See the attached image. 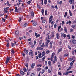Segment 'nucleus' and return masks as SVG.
<instances>
[{
	"mask_svg": "<svg viewBox=\"0 0 76 76\" xmlns=\"http://www.w3.org/2000/svg\"><path fill=\"white\" fill-rule=\"evenodd\" d=\"M30 52H29V55L30 56H34V53H33V51L31 49Z\"/></svg>",
	"mask_w": 76,
	"mask_h": 76,
	"instance_id": "1",
	"label": "nucleus"
},
{
	"mask_svg": "<svg viewBox=\"0 0 76 76\" xmlns=\"http://www.w3.org/2000/svg\"><path fill=\"white\" fill-rule=\"evenodd\" d=\"M10 57H7L6 59V60L5 62L6 64H7L8 63H9V61H10Z\"/></svg>",
	"mask_w": 76,
	"mask_h": 76,
	"instance_id": "2",
	"label": "nucleus"
},
{
	"mask_svg": "<svg viewBox=\"0 0 76 76\" xmlns=\"http://www.w3.org/2000/svg\"><path fill=\"white\" fill-rule=\"evenodd\" d=\"M49 39H50V35H48L47 37H46V40L47 41L48 43L50 42V40Z\"/></svg>",
	"mask_w": 76,
	"mask_h": 76,
	"instance_id": "3",
	"label": "nucleus"
},
{
	"mask_svg": "<svg viewBox=\"0 0 76 76\" xmlns=\"http://www.w3.org/2000/svg\"><path fill=\"white\" fill-rule=\"evenodd\" d=\"M57 61V57H56V56H55L54 57V61H53V64H54V63H55V61L56 62Z\"/></svg>",
	"mask_w": 76,
	"mask_h": 76,
	"instance_id": "4",
	"label": "nucleus"
},
{
	"mask_svg": "<svg viewBox=\"0 0 76 76\" xmlns=\"http://www.w3.org/2000/svg\"><path fill=\"white\" fill-rule=\"evenodd\" d=\"M69 2L70 3V4H74V0H69Z\"/></svg>",
	"mask_w": 76,
	"mask_h": 76,
	"instance_id": "5",
	"label": "nucleus"
},
{
	"mask_svg": "<svg viewBox=\"0 0 76 76\" xmlns=\"http://www.w3.org/2000/svg\"><path fill=\"white\" fill-rule=\"evenodd\" d=\"M35 35L36 36V38H38V37H40V35L36 33H35Z\"/></svg>",
	"mask_w": 76,
	"mask_h": 76,
	"instance_id": "6",
	"label": "nucleus"
},
{
	"mask_svg": "<svg viewBox=\"0 0 76 76\" xmlns=\"http://www.w3.org/2000/svg\"><path fill=\"white\" fill-rule=\"evenodd\" d=\"M56 38L57 39H59V38H60V35H59V34H58V33H56Z\"/></svg>",
	"mask_w": 76,
	"mask_h": 76,
	"instance_id": "7",
	"label": "nucleus"
},
{
	"mask_svg": "<svg viewBox=\"0 0 76 76\" xmlns=\"http://www.w3.org/2000/svg\"><path fill=\"white\" fill-rule=\"evenodd\" d=\"M72 42L74 44H76V40L74 39L72 40Z\"/></svg>",
	"mask_w": 76,
	"mask_h": 76,
	"instance_id": "8",
	"label": "nucleus"
},
{
	"mask_svg": "<svg viewBox=\"0 0 76 76\" xmlns=\"http://www.w3.org/2000/svg\"><path fill=\"white\" fill-rule=\"evenodd\" d=\"M35 64L32 63V65H31L32 68H34V67H35Z\"/></svg>",
	"mask_w": 76,
	"mask_h": 76,
	"instance_id": "9",
	"label": "nucleus"
},
{
	"mask_svg": "<svg viewBox=\"0 0 76 76\" xmlns=\"http://www.w3.org/2000/svg\"><path fill=\"white\" fill-rule=\"evenodd\" d=\"M15 12H18V10H19V9H18L17 8V7H15Z\"/></svg>",
	"mask_w": 76,
	"mask_h": 76,
	"instance_id": "10",
	"label": "nucleus"
},
{
	"mask_svg": "<svg viewBox=\"0 0 76 76\" xmlns=\"http://www.w3.org/2000/svg\"><path fill=\"white\" fill-rule=\"evenodd\" d=\"M71 23H72V22H71V21L69 20V21L67 22L66 23V24H69H69H71Z\"/></svg>",
	"mask_w": 76,
	"mask_h": 76,
	"instance_id": "11",
	"label": "nucleus"
},
{
	"mask_svg": "<svg viewBox=\"0 0 76 76\" xmlns=\"http://www.w3.org/2000/svg\"><path fill=\"white\" fill-rule=\"evenodd\" d=\"M62 51V48H60V49H59L58 50V53H59L60 51Z\"/></svg>",
	"mask_w": 76,
	"mask_h": 76,
	"instance_id": "12",
	"label": "nucleus"
},
{
	"mask_svg": "<svg viewBox=\"0 0 76 76\" xmlns=\"http://www.w3.org/2000/svg\"><path fill=\"white\" fill-rule=\"evenodd\" d=\"M33 25L34 26H36L37 25V22H34L33 23Z\"/></svg>",
	"mask_w": 76,
	"mask_h": 76,
	"instance_id": "13",
	"label": "nucleus"
},
{
	"mask_svg": "<svg viewBox=\"0 0 76 76\" xmlns=\"http://www.w3.org/2000/svg\"><path fill=\"white\" fill-rule=\"evenodd\" d=\"M11 53H11V54H12V53L13 54H15V51H14V50H13V49H11Z\"/></svg>",
	"mask_w": 76,
	"mask_h": 76,
	"instance_id": "14",
	"label": "nucleus"
},
{
	"mask_svg": "<svg viewBox=\"0 0 76 76\" xmlns=\"http://www.w3.org/2000/svg\"><path fill=\"white\" fill-rule=\"evenodd\" d=\"M15 33V34H16V35H18V34H19V31H16Z\"/></svg>",
	"mask_w": 76,
	"mask_h": 76,
	"instance_id": "15",
	"label": "nucleus"
},
{
	"mask_svg": "<svg viewBox=\"0 0 76 76\" xmlns=\"http://www.w3.org/2000/svg\"><path fill=\"white\" fill-rule=\"evenodd\" d=\"M48 64H49V65L50 66H51V61H49Z\"/></svg>",
	"mask_w": 76,
	"mask_h": 76,
	"instance_id": "16",
	"label": "nucleus"
},
{
	"mask_svg": "<svg viewBox=\"0 0 76 76\" xmlns=\"http://www.w3.org/2000/svg\"><path fill=\"white\" fill-rule=\"evenodd\" d=\"M45 55V51L42 52V57H43V56H44Z\"/></svg>",
	"mask_w": 76,
	"mask_h": 76,
	"instance_id": "17",
	"label": "nucleus"
},
{
	"mask_svg": "<svg viewBox=\"0 0 76 76\" xmlns=\"http://www.w3.org/2000/svg\"><path fill=\"white\" fill-rule=\"evenodd\" d=\"M64 30L65 31V32H67V28H66L64 27Z\"/></svg>",
	"mask_w": 76,
	"mask_h": 76,
	"instance_id": "18",
	"label": "nucleus"
},
{
	"mask_svg": "<svg viewBox=\"0 0 76 76\" xmlns=\"http://www.w3.org/2000/svg\"><path fill=\"white\" fill-rule=\"evenodd\" d=\"M20 73L21 75H25V73H24V72L23 71H20Z\"/></svg>",
	"mask_w": 76,
	"mask_h": 76,
	"instance_id": "19",
	"label": "nucleus"
},
{
	"mask_svg": "<svg viewBox=\"0 0 76 76\" xmlns=\"http://www.w3.org/2000/svg\"><path fill=\"white\" fill-rule=\"evenodd\" d=\"M23 26L24 27H26L28 26V24L26 23H25L23 25Z\"/></svg>",
	"mask_w": 76,
	"mask_h": 76,
	"instance_id": "20",
	"label": "nucleus"
},
{
	"mask_svg": "<svg viewBox=\"0 0 76 76\" xmlns=\"http://www.w3.org/2000/svg\"><path fill=\"white\" fill-rule=\"evenodd\" d=\"M47 0H44V3L45 4H47Z\"/></svg>",
	"mask_w": 76,
	"mask_h": 76,
	"instance_id": "21",
	"label": "nucleus"
},
{
	"mask_svg": "<svg viewBox=\"0 0 76 76\" xmlns=\"http://www.w3.org/2000/svg\"><path fill=\"white\" fill-rule=\"evenodd\" d=\"M42 10L41 11V12L42 15H43L44 14V9H42Z\"/></svg>",
	"mask_w": 76,
	"mask_h": 76,
	"instance_id": "22",
	"label": "nucleus"
},
{
	"mask_svg": "<svg viewBox=\"0 0 76 76\" xmlns=\"http://www.w3.org/2000/svg\"><path fill=\"white\" fill-rule=\"evenodd\" d=\"M48 73H51V71L50 70V69H48Z\"/></svg>",
	"mask_w": 76,
	"mask_h": 76,
	"instance_id": "23",
	"label": "nucleus"
},
{
	"mask_svg": "<svg viewBox=\"0 0 76 76\" xmlns=\"http://www.w3.org/2000/svg\"><path fill=\"white\" fill-rule=\"evenodd\" d=\"M9 8V7H7L4 9V11H6V10H7Z\"/></svg>",
	"mask_w": 76,
	"mask_h": 76,
	"instance_id": "24",
	"label": "nucleus"
},
{
	"mask_svg": "<svg viewBox=\"0 0 76 76\" xmlns=\"http://www.w3.org/2000/svg\"><path fill=\"white\" fill-rule=\"evenodd\" d=\"M60 58L61 62H62V61H63V60H62V58L61 57V56H60Z\"/></svg>",
	"mask_w": 76,
	"mask_h": 76,
	"instance_id": "25",
	"label": "nucleus"
},
{
	"mask_svg": "<svg viewBox=\"0 0 76 76\" xmlns=\"http://www.w3.org/2000/svg\"><path fill=\"white\" fill-rule=\"evenodd\" d=\"M45 15H47V10H45Z\"/></svg>",
	"mask_w": 76,
	"mask_h": 76,
	"instance_id": "26",
	"label": "nucleus"
},
{
	"mask_svg": "<svg viewBox=\"0 0 76 76\" xmlns=\"http://www.w3.org/2000/svg\"><path fill=\"white\" fill-rule=\"evenodd\" d=\"M71 69H72V66L69 67V68L67 69V71H69V70H70Z\"/></svg>",
	"mask_w": 76,
	"mask_h": 76,
	"instance_id": "27",
	"label": "nucleus"
},
{
	"mask_svg": "<svg viewBox=\"0 0 76 76\" xmlns=\"http://www.w3.org/2000/svg\"><path fill=\"white\" fill-rule=\"evenodd\" d=\"M69 56V55H68V54H65L64 55V57H68Z\"/></svg>",
	"mask_w": 76,
	"mask_h": 76,
	"instance_id": "28",
	"label": "nucleus"
},
{
	"mask_svg": "<svg viewBox=\"0 0 76 76\" xmlns=\"http://www.w3.org/2000/svg\"><path fill=\"white\" fill-rule=\"evenodd\" d=\"M25 66H26V67L28 68V63H27V64H26V65H25Z\"/></svg>",
	"mask_w": 76,
	"mask_h": 76,
	"instance_id": "29",
	"label": "nucleus"
},
{
	"mask_svg": "<svg viewBox=\"0 0 76 76\" xmlns=\"http://www.w3.org/2000/svg\"><path fill=\"white\" fill-rule=\"evenodd\" d=\"M45 56H44L42 58V61H44V59H45Z\"/></svg>",
	"mask_w": 76,
	"mask_h": 76,
	"instance_id": "30",
	"label": "nucleus"
},
{
	"mask_svg": "<svg viewBox=\"0 0 76 76\" xmlns=\"http://www.w3.org/2000/svg\"><path fill=\"white\" fill-rule=\"evenodd\" d=\"M31 15L32 16H34V12H32L31 13Z\"/></svg>",
	"mask_w": 76,
	"mask_h": 76,
	"instance_id": "31",
	"label": "nucleus"
},
{
	"mask_svg": "<svg viewBox=\"0 0 76 76\" xmlns=\"http://www.w3.org/2000/svg\"><path fill=\"white\" fill-rule=\"evenodd\" d=\"M67 15V12H66L65 13V15H64V17H66Z\"/></svg>",
	"mask_w": 76,
	"mask_h": 76,
	"instance_id": "32",
	"label": "nucleus"
},
{
	"mask_svg": "<svg viewBox=\"0 0 76 76\" xmlns=\"http://www.w3.org/2000/svg\"><path fill=\"white\" fill-rule=\"evenodd\" d=\"M51 36L52 37H54V33H52L51 34Z\"/></svg>",
	"mask_w": 76,
	"mask_h": 76,
	"instance_id": "33",
	"label": "nucleus"
},
{
	"mask_svg": "<svg viewBox=\"0 0 76 76\" xmlns=\"http://www.w3.org/2000/svg\"><path fill=\"white\" fill-rule=\"evenodd\" d=\"M65 75H67L69 74V72H66L65 73H63V74Z\"/></svg>",
	"mask_w": 76,
	"mask_h": 76,
	"instance_id": "34",
	"label": "nucleus"
},
{
	"mask_svg": "<svg viewBox=\"0 0 76 76\" xmlns=\"http://www.w3.org/2000/svg\"><path fill=\"white\" fill-rule=\"evenodd\" d=\"M9 44H10V43H8L6 46L7 47H7H9Z\"/></svg>",
	"mask_w": 76,
	"mask_h": 76,
	"instance_id": "35",
	"label": "nucleus"
},
{
	"mask_svg": "<svg viewBox=\"0 0 76 76\" xmlns=\"http://www.w3.org/2000/svg\"><path fill=\"white\" fill-rule=\"evenodd\" d=\"M43 48H39V50H42Z\"/></svg>",
	"mask_w": 76,
	"mask_h": 76,
	"instance_id": "36",
	"label": "nucleus"
},
{
	"mask_svg": "<svg viewBox=\"0 0 76 76\" xmlns=\"http://www.w3.org/2000/svg\"><path fill=\"white\" fill-rule=\"evenodd\" d=\"M44 72H45V70H42V72H41L42 74H43V73H44Z\"/></svg>",
	"mask_w": 76,
	"mask_h": 76,
	"instance_id": "37",
	"label": "nucleus"
},
{
	"mask_svg": "<svg viewBox=\"0 0 76 76\" xmlns=\"http://www.w3.org/2000/svg\"><path fill=\"white\" fill-rule=\"evenodd\" d=\"M46 43L45 45L46 47H48V43H47V42H46Z\"/></svg>",
	"mask_w": 76,
	"mask_h": 76,
	"instance_id": "38",
	"label": "nucleus"
},
{
	"mask_svg": "<svg viewBox=\"0 0 76 76\" xmlns=\"http://www.w3.org/2000/svg\"><path fill=\"white\" fill-rule=\"evenodd\" d=\"M19 39H20V41H21V40H22V39H23V38H22V37H20L19 38Z\"/></svg>",
	"mask_w": 76,
	"mask_h": 76,
	"instance_id": "39",
	"label": "nucleus"
},
{
	"mask_svg": "<svg viewBox=\"0 0 76 76\" xmlns=\"http://www.w3.org/2000/svg\"><path fill=\"white\" fill-rule=\"evenodd\" d=\"M31 76H35V74L34 73H32L31 74Z\"/></svg>",
	"mask_w": 76,
	"mask_h": 76,
	"instance_id": "40",
	"label": "nucleus"
},
{
	"mask_svg": "<svg viewBox=\"0 0 76 76\" xmlns=\"http://www.w3.org/2000/svg\"><path fill=\"white\" fill-rule=\"evenodd\" d=\"M52 18H53V16L51 15L50 17V18L49 19V20H51V19H52Z\"/></svg>",
	"mask_w": 76,
	"mask_h": 76,
	"instance_id": "41",
	"label": "nucleus"
},
{
	"mask_svg": "<svg viewBox=\"0 0 76 76\" xmlns=\"http://www.w3.org/2000/svg\"><path fill=\"white\" fill-rule=\"evenodd\" d=\"M73 23H76V20H73Z\"/></svg>",
	"mask_w": 76,
	"mask_h": 76,
	"instance_id": "42",
	"label": "nucleus"
},
{
	"mask_svg": "<svg viewBox=\"0 0 76 76\" xmlns=\"http://www.w3.org/2000/svg\"><path fill=\"white\" fill-rule=\"evenodd\" d=\"M41 66H42V65H41V64L37 65V66L38 67H41Z\"/></svg>",
	"mask_w": 76,
	"mask_h": 76,
	"instance_id": "43",
	"label": "nucleus"
},
{
	"mask_svg": "<svg viewBox=\"0 0 76 76\" xmlns=\"http://www.w3.org/2000/svg\"><path fill=\"white\" fill-rule=\"evenodd\" d=\"M73 31V29L72 28L70 30V32H72Z\"/></svg>",
	"mask_w": 76,
	"mask_h": 76,
	"instance_id": "44",
	"label": "nucleus"
},
{
	"mask_svg": "<svg viewBox=\"0 0 76 76\" xmlns=\"http://www.w3.org/2000/svg\"><path fill=\"white\" fill-rule=\"evenodd\" d=\"M21 20H22V19L20 18H19V20H18V21L19 22H21Z\"/></svg>",
	"mask_w": 76,
	"mask_h": 76,
	"instance_id": "45",
	"label": "nucleus"
},
{
	"mask_svg": "<svg viewBox=\"0 0 76 76\" xmlns=\"http://www.w3.org/2000/svg\"><path fill=\"white\" fill-rule=\"evenodd\" d=\"M42 22L43 23H44L45 22V20H43L42 21Z\"/></svg>",
	"mask_w": 76,
	"mask_h": 76,
	"instance_id": "46",
	"label": "nucleus"
},
{
	"mask_svg": "<svg viewBox=\"0 0 76 76\" xmlns=\"http://www.w3.org/2000/svg\"><path fill=\"white\" fill-rule=\"evenodd\" d=\"M66 35L65 34H64L63 35V37H64V38H66Z\"/></svg>",
	"mask_w": 76,
	"mask_h": 76,
	"instance_id": "47",
	"label": "nucleus"
},
{
	"mask_svg": "<svg viewBox=\"0 0 76 76\" xmlns=\"http://www.w3.org/2000/svg\"><path fill=\"white\" fill-rule=\"evenodd\" d=\"M52 20H53L52 19L51 20H49V23H51V22L52 21Z\"/></svg>",
	"mask_w": 76,
	"mask_h": 76,
	"instance_id": "48",
	"label": "nucleus"
},
{
	"mask_svg": "<svg viewBox=\"0 0 76 76\" xmlns=\"http://www.w3.org/2000/svg\"><path fill=\"white\" fill-rule=\"evenodd\" d=\"M50 52L49 51V50H48L46 51V54H48V53H49Z\"/></svg>",
	"mask_w": 76,
	"mask_h": 76,
	"instance_id": "49",
	"label": "nucleus"
},
{
	"mask_svg": "<svg viewBox=\"0 0 76 76\" xmlns=\"http://www.w3.org/2000/svg\"><path fill=\"white\" fill-rule=\"evenodd\" d=\"M65 23L64 22V21H62V25H64Z\"/></svg>",
	"mask_w": 76,
	"mask_h": 76,
	"instance_id": "50",
	"label": "nucleus"
},
{
	"mask_svg": "<svg viewBox=\"0 0 76 76\" xmlns=\"http://www.w3.org/2000/svg\"><path fill=\"white\" fill-rule=\"evenodd\" d=\"M34 44H32V45H31V48H34Z\"/></svg>",
	"mask_w": 76,
	"mask_h": 76,
	"instance_id": "51",
	"label": "nucleus"
},
{
	"mask_svg": "<svg viewBox=\"0 0 76 76\" xmlns=\"http://www.w3.org/2000/svg\"><path fill=\"white\" fill-rule=\"evenodd\" d=\"M37 70L38 71H40V70H41V68H39L37 69Z\"/></svg>",
	"mask_w": 76,
	"mask_h": 76,
	"instance_id": "52",
	"label": "nucleus"
},
{
	"mask_svg": "<svg viewBox=\"0 0 76 76\" xmlns=\"http://www.w3.org/2000/svg\"><path fill=\"white\" fill-rule=\"evenodd\" d=\"M54 55H55V53H52L51 56H54Z\"/></svg>",
	"mask_w": 76,
	"mask_h": 76,
	"instance_id": "53",
	"label": "nucleus"
},
{
	"mask_svg": "<svg viewBox=\"0 0 76 76\" xmlns=\"http://www.w3.org/2000/svg\"><path fill=\"white\" fill-rule=\"evenodd\" d=\"M58 74L59 75H60V76H61V73L60 72H58Z\"/></svg>",
	"mask_w": 76,
	"mask_h": 76,
	"instance_id": "54",
	"label": "nucleus"
},
{
	"mask_svg": "<svg viewBox=\"0 0 76 76\" xmlns=\"http://www.w3.org/2000/svg\"><path fill=\"white\" fill-rule=\"evenodd\" d=\"M23 69L24 72H26V68L24 67V68H23Z\"/></svg>",
	"mask_w": 76,
	"mask_h": 76,
	"instance_id": "55",
	"label": "nucleus"
},
{
	"mask_svg": "<svg viewBox=\"0 0 76 76\" xmlns=\"http://www.w3.org/2000/svg\"><path fill=\"white\" fill-rule=\"evenodd\" d=\"M54 27L55 28H56V27H57V25H56V24H55L54 25Z\"/></svg>",
	"mask_w": 76,
	"mask_h": 76,
	"instance_id": "56",
	"label": "nucleus"
},
{
	"mask_svg": "<svg viewBox=\"0 0 76 76\" xmlns=\"http://www.w3.org/2000/svg\"><path fill=\"white\" fill-rule=\"evenodd\" d=\"M68 72L69 73H72L73 72V71H69Z\"/></svg>",
	"mask_w": 76,
	"mask_h": 76,
	"instance_id": "57",
	"label": "nucleus"
},
{
	"mask_svg": "<svg viewBox=\"0 0 76 76\" xmlns=\"http://www.w3.org/2000/svg\"><path fill=\"white\" fill-rule=\"evenodd\" d=\"M75 7L74 6V5H72V9H74V8Z\"/></svg>",
	"mask_w": 76,
	"mask_h": 76,
	"instance_id": "58",
	"label": "nucleus"
},
{
	"mask_svg": "<svg viewBox=\"0 0 76 76\" xmlns=\"http://www.w3.org/2000/svg\"><path fill=\"white\" fill-rule=\"evenodd\" d=\"M48 68L47 67H45V70H47L48 69Z\"/></svg>",
	"mask_w": 76,
	"mask_h": 76,
	"instance_id": "59",
	"label": "nucleus"
},
{
	"mask_svg": "<svg viewBox=\"0 0 76 76\" xmlns=\"http://www.w3.org/2000/svg\"><path fill=\"white\" fill-rule=\"evenodd\" d=\"M28 52H29V51H28V50H26V51L25 53H26V54H28Z\"/></svg>",
	"mask_w": 76,
	"mask_h": 76,
	"instance_id": "60",
	"label": "nucleus"
},
{
	"mask_svg": "<svg viewBox=\"0 0 76 76\" xmlns=\"http://www.w3.org/2000/svg\"><path fill=\"white\" fill-rule=\"evenodd\" d=\"M36 43L37 42H36V41H35V40H34V45H35V44H36Z\"/></svg>",
	"mask_w": 76,
	"mask_h": 76,
	"instance_id": "61",
	"label": "nucleus"
},
{
	"mask_svg": "<svg viewBox=\"0 0 76 76\" xmlns=\"http://www.w3.org/2000/svg\"><path fill=\"white\" fill-rule=\"evenodd\" d=\"M29 44L30 45H32V44H32V42H29Z\"/></svg>",
	"mask_w": 76,
	"mask_h": 76,
	"instance_id": "62",
	"label": "nucleus"
},
{
	"mask_svg": "<svg viewBox=\"0 0 76 76\" xmlns=\"http://www.w3.org/2000/svg\"><path fill=\"white\" fill-rule=\"evenodd\" d=\"M14 46H15V45L14 44V43H12L11 46L12 47H14Z\"/></svg>",
	"mask_w": 76,
	"mask_h": 76,
	"instance_id": "63",
	"label": "nucleus"
},
{
	"mask_svg": "<svg viewBox=\"0 0 76 76\" xmlns=\"http://www.w3.org/2000/svg\"><path fill=\"white\" fill-rule=\"evenodd\" d=\"M62 3V1H61L59 2L60 4H61Z\"/></svg>",
	"mask_w": 76,
	"mask_h": 76,
	"instance_id": "64",
	"label": "nucleus"
}]
</instances>
